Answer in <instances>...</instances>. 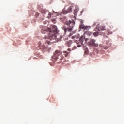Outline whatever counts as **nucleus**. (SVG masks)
Listing matches in <instances>:
<instances>
[{
    "instance_id": "f8f14e48",
    "label": "nucleus",
    "mask_w": 124,
    "mask_h": 124,
    "mask_svg": "<svg viewBox=\"0 0 124 124\" xmlns=\"http://www.w3.org/2000/svg\"><path fill=\"white\" fill-rule=\"evenodd\" d=\"M88 52H89V50H88V49L86 50L84 52L85 54H88Z\"/></svg>"
},
{
    "instance_id": "f3484780",
    "label": "nucleus",
    "mask_w": 124,
    "mask_h": 124,
    "mask_svg": "<svg viewBox=\"0 0 124 124\" xmlns=\"http://www.w3.org/2000/svg\"><path fill=\"white\" fill-rule=\"evenodd\" d=\"M48 15H52V13H50V12H49V13H48Z\"/></svg>"
},
{
    "instance_id": "f257e3e1",
    "label": "nucleus",
    "mask_w": 124,
    "mask_h": 124,
    "mask_svg": "<svg viewBox=\"0 0 124 124\" xmlns=\"http://www.w3.org/2000/svg\"><path fill=\"white\" fill-rule=\"evenodd\" d=\"M49 32L48 36L49 39H48L46 36L44 37L46 40L45 41V43L46 44H50V40H56V41H61V39L62 38H63V36H60L59 35H57L58 32V28L57 26L55 25L52 26V30L48 29L47 27H43L42 28L41 32L42 33H45L46 32ZM60 37V38H59Z\"/></svg>"
},
{
    "instance_id": "7ed1b4c3",
    "label": "nucleus",
    "mask_w": 124,
    "mask_h": 124,
    "mask_svg": "<svg viewBox=\"0 0 124 124\" xmlns=\"http://www.w3.org/2000/svg\"><path fill=\"white\" fill-rule=\"evenodd\" d=\"M105 30H106V27H105V26H99V25H97L96 29L94 30L96 32L93 33V35H94V36H97V35H98L99 31H101Z\"/></svg>"
},
{
    "instance_id": "9d476101",
    "label": "nucleus",
    "mask_w": 124,
    "mask_h": 124,
    "mask_svg": "<svg viewBox=\"0 0 124 124\" xmlns=\"http://www.w3.org/2000/svg\"><path fill=\"white\" fill-rule=\"evenodd\" d=\"M85 33L87 34V35H88V36H90L91 34H92V32H90V31H86L85 32Z\"/></svg>"
},
{
    "instance_id": "1a4fd4ad",
    "label": "nucleus",
    "mask_w": 124,
    "mask_h": 124,
    "mask_svg": "<svg viewBox=\"0 0 124 124\" xmlns=\"http://www.w3.org/2000/svg\"><path fill=\"white\" fill-rule=\"evenodd\" d=\"M39 46L40 47L41 49H45V46H44V45L40 44L39 45Z\"/></svg>"
},
{
    "instance_id": "2eb2a0df",
    "label": "nucleus",
    "mask_w": 124,
    "mask_h": 124,
    "mask_svg": "<svg viewBox=\"0 0 124 124\" xmlns=\"http://www.w3.org/2000/svg\"><path fill=\"white\" fill-rule=\"evenodd\" d=\"M36 15L37 16H39V13H36Z\"/></svg>"
},
{
    "instance_id": "423d86ee",
    "label": "nucleus",
    "mask_w": 124,
    "mask_h": 124,
    "mask_svg": "<svg viewBox=\"0 0 124 124\" xmlns=\"http://www.w3.org/2000/svg\"><path fill=\"white\" fill-rule=\"evenodd\" d=\"M84 40H85V41H87V40L85 39V36H81L79 38V41H80L81 45H82V46H83V47H86V46H84V44L83 43V42H84Z\"/></svg>"
},
{
    "instance_id": "aec40b11",
    "label": "nucleus",
    "mask_w": 124,
    "mask_h": 124,
    "mask_svg": "<svg viewBox=\"0 0 124 124\" xmlns=\"http://www.w3.org/2000/svg\"><path fill=\"white\" fill-rule=\"evenodd\" d=\"M72 34L71 33H70L69 35V36H71Z\"/></svg>"
},
{
    "instance_id": "39448f33",
    "label": "nucleus",
    "mask_w": 124,
    "mask_h": 124,
    "mask_svg": "<svg viewBox=\"0 0 124 124\" xmlns=\"http://www.w3.org/2000/svg\"><path fill=\"white\" fill-rule=\"evenodd\" d=\"M61 55V52L58 50L55 51V52L53 53V56H52V59H54L56 60L57 59H59V56Z\"/></svg>"
},
{
    "instance_id": "f03ea898",
    "label": "nucleus",
    "mask_w": 124,
    "mask_h": 124,
    "mask_svg": "<svg viewBox=\"0 0 124 124\" xmlns=\"http://www.w3.org/2000/svg\"><path fill=\"white\" fill-rule=\"evenodd\" d=\"M65 24L67 25V26H69V27L66 28L65 26H63L62 28L64 30L65 33H66V32L69 31V32H70L71 31L73 30L74 25H75V21L73 20H68L66 21Z\"/></svg>"
},
{
    "instance_id": "6ab92c4d",
    "label": "nucleus",
    "mask_w": 124,
    "mask_h": 124,
    "mask_svg": "<svg viewBox=\"0 0 124 124\" xmlns=\"http://www.w3.org/2000/svg\"><path fill=\"white\" fill-rule=\"evenodd\" d=\"M78 47H81V45H78Z\"/></svg>"
},
{
    "instance_id": "4468645a",
    "label": "nucleus",
    "mask_w": 124,
    "mask_h": 124,
    "mask_svg": "<svg viewBox=\"0 0 124 124\" xmlns=\"http://www.w3.org/2000/svg\"><path fill=\"white\" fill-rule=\"evenodd\" d=\"M65 53H66V55H68V54L70 53V52H68L67 51H65Z\"/></svg>"
},
{
    "instance_id": "6e6552de",
    "label": "nucleus",
    "mask_w": 124,
    "mask_h": 124,
    "mask_svg": "<svg viewBox=\"0 0 124 124\" xmlns=\"http://www.w3.org/2000/svg\"><path fill=\"white\" fill-rule=\"evenodd\" d=\"M72 11V7L70 6L69 8L67 9L66 11V13H68L69 12H71Z\"/></svg>"
},
{
    "instance_id": "ddd939ff",
    "label": "nucleus",
    "mask_w": 124,
    "mask_h": 124,
    "mask_svg": "<svg viewBox=\"0 0 124 124\" xmlns=\"http://www.w3.org/2000/svg\"><path fill=\"white\" fill-rule=\"evenodd\" d=\"M76 37V36H73L72 37V39H74V38H75Z\"/></svg>"
},
{
    "instance_id": "a211bd4d",
    "label": "nucleus",
    "mask_w": 124,
    "mask_h": 124,
    "mask_svg": "<svg viewBox=\"0 0 124 124\" xmlns=\"http://www.w3.org/2000/svg\"><path fill=\"white\" fill-rule=\"evenodd\" d=\"M112 32H108V34H112Z\"/></svg>"
},
{
    "instance_id": "9b49d317",
    "label": "nucleus",
    "mask_w": 124,
    "mask_h": 124,
    "mask_svg": "<svg viewBox=\"0 0 124 124\" xmlns=\"http://www.w3.org/2000/svg\"><path fill=\"white\" fill-rule=\"evenodd\" d=\"M42 13H43V14H46V13H47L48 12L45 11V10H43L42 11Z\"/></svg>"
},
{
    "instance_id": "dca6fc26",
    "label": "nucleus",
    "mask_w": 124,
    "mask_h": 124,
    "mask_svg": "<svg viewBox=\"0 0 124 124\" xmlns=\"http://www.w3.org/2000/svg\"><path fill=\"white\" fill-rule=\"evenodd\" d=\"M67 51H69V52H71V49H70V48H69L67 49Z\"/></svg>"
},
{
    "instance_id": "0eeeda50",
    "label": "nucleus",
    "mask_w": 124,
    "mask_h": 124,
    "mask_svg": "<svg viewBox=\"0 0 124 124\" xmlns=\"http://www.w3.org/2000/svg\"><path fill=\"white\" fill-rule=\"evenodd\" d=\"M79 29H82L83 30H89L90 27L89 26H85L84 24H81L79 25Z\"/></svg>"
},
{
    "instance_id": "20e7f679",
    "label": "nucleus",
    "mask_w": 124,
    "mask_h": 124,
    "mask_svg": "<svg viewBox=\"0 0 124 124\" xmlns=\"http://www.w3.org/2000/svg\"><path fill=\"white\" fill-rule=\"evenodd\" d=\"M89 45L91 47H98V44H95V40L94 39H90L89 42Z\"/></svg>"
}]
</instances>
